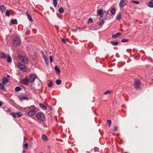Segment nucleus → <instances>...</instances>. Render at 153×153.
Listing matches in <instances>:
<instances>
[{"label":"nucleus","mask_w":153,"mask_h":153,"mask_svg":"<svg viewBox=\"0 0 153 153\" xmlns=\"http://www.w3.org/2000/svg\"><path fill=\"white\" fill-rule=\"evenodd\" d=\"M27 108L29 109V108L30 110L29 111L28 113V115L30 116H33L36 112V107L34 105H32L29 107H27Z\"/></svg>","instance_id":"nucleus-1"},{"label":"nucleus","mask_w":153,"mask_h":153,"mask_svg":"<svg viewBox=\"0 0 153 153\" xmlns=\"http://www.w3.org/2000/svg\"><path fill=\"white\" fill-rule=\"evenodd\" d=\"M140 81L138 79H136L134 81V85L136 89L139 90L140 89Z\"/></svg>","instance_id":"nucleus-2"},{"label":"nucleus","mask_w":153,"mask_h":153,"mask_svg":"<svg viewBox=\"0 0 153 153\" xmlns=\"http://www.w3.org/2000/svg\"><path fill=\"white\" fill-rule=\"evenodd\" d=\"M36 117L39 120L44 121L45 120V115L43 113H39L36 114Z\"/></svg>","instance_id":"nucleus-3"},{"label":"nucleus","mask_w":153,"mask_h":153,"mask_svg":"<svg viewBox=\"0 0 153 153\" xmlns=\"http://www.w3.org/2000/svg\"><path fill=\"white\" fill-rule=\"evenodd\" d=\"M20 39L16 38L13 41V45L14 46H17L20 44Z\"/></svg>","instance_id":"nucleus-4"},{"label":"nucleus","mask_w":153,"mask_h":153,"mask_svg":"<svg viewBox=\"0 0 153 153\" xmlns=\"http://www.w3.org/2000/svg\"><path fill=\"white\" fill-rule=\"evenodd\" d=\"M11 114L13 117L14 118H16L17 117H20L22 116L23 115V114L20 112L18 111L16 113L12 112L11 113Z\"/></svg>","instance_id":"nucleus-5"},{"label":"nucleus","mask_w":153,"mask_h":153,"mask_svg":"<svg viewBox=\"0 0 153 153\" xmlns=\"http://www.w3.org/2000/svg\"><path fill=\"white\" fill-rule=\"evenodd\" d=\"M18 66L19 69L21 70L24 72H25L27 70V68L25 67V65L21 63H18Z\"/></svg>","instance_id":"nucleus-6"},{"label":"nucleus","mask_w":153,"mask_h":153,"mask_svg":"<svg viewBox=\"0 0 153 153\" xmlns=\"http://www.w3.org/2000/svg\"><path fill=\"white\" fill-rule=\"evenodd\" d=\"M126 0H121L119 4V6L120 8L124 7L125 5L127 6V4L125 2Z\"/></svg>","instance_id":"nucleus-7"},{"label":"nucleus","mask_w":153,"mask_h":153,"mask_svg":"<svg viewBox=\"0 0 153 153\" xmlns=\"http://www.w3.org/2000/svg\"><path fill=\"white\" fill-rule=\"evenodd\" d=\"M18 57L20 60L24 63L25 64L27 63L28 61L24 56L21 55H19Z\"/></svg>","instance_id":"nucleus-8"},{"label":"nucleus","mask_w":153,"mask_h":153,"mask_svg":"<svg viewBox=\"0 0 153 153\" xmlns=\"http://www.w3.org/2000/svg\"><path fill=\"white\" fill-rule=\"evenodd\" d=\"M36 78V76L33 74H31L30 75L29 80L31 83H33Z\"/></svg>","instance_id":"nucleus-9"},{"label":"nucleus","mask_w":153,"mask_h":153,"mask_svg":"<svg viewBox=\"0 0 153 153\" xmlns=\"http://www.w3.org/2000/svg\"><path fill=\"white\" fill-rule=\"evenodd\" d=\"M97 15L100 16V18L102 17L104 15V13L102 9H100L97 11Z\"/></svg>","instance_id":"nucleus-10"},{"label":"nucleus","mask_w":153,"mask_h":153,"mask_svg":"<svg viewBox=\"0 0 153 153\" xmlns=\"http://www.w3.org/2000/svg\"><path fill=\"white\" fill-rule=\"evenodd\" d=\"M121 34L120 33H116L115 34H113L112 35V38H118L119 36H121Z\"/></svg>","instance_id":"nucleus-11"},{"label":"nucleus","mask_w":153,"mask_h":153,"mask_svg":"<svg viewBox=\"0 0 153 153\" xmlns=\"http://www.w3.org/2000/svg\"><path fill=\"white\" fill-rule=\"evenodd\" d=\"M116 12V8L114 7H112L111 9V13L112 15H114Z\"/></svg>","instance_id":"nucleus-12"},{"label":"nucleus","mask_w":153,"mask_h":153,"mask_svg":"<svg viewBox=\"0 0 153 153\" xmlns=\"http://www.w3.org/2000/svg\"><path fill=\"white\" fill-rule=\"evenodd\" d=\"M54 69L56 74H59L61 72L59 68L57 66H56L55 67Z\"/></svg>","instance_id":"nucleus-13"},{"label":"nucleus","mask_w":153,"mask_h":153,"mask_svg":"<svg viewBox=\"0 0 153 153\" xmlns=\"http://www.w3.org/2000/svg\"><path fill=\"white\" fill-rule=\"evenodd\" d=\"M0 58L2 59H5L6 58V55L4 52H3L1 53Z\"/></svg>","instance_id":"nucleus-14"},{"label":"nucleus","mask_w":153,"mask_h":153,"mask_svg":"<svg viewBox=\"0 0 153 153\" xmlns=\"http://www.w3.org/2000/svg\"><path fill=\"white\" fill-rule=\"evenodd\" d=\"M28 97L27 96H21L20 97V100L21 101H22L25 100H28Z\"/></svg>","instance_id":"nucleus-15"},{"label":"nucleus","mask_w":153,"mask_h":153,"mask_svg":"<svg viewBox=\"0 0 153 153\" xmlns=\"http://www.w3.org/2000/svg\"><path fill=\"white\" fill-rule=\"evenodd\" d=\"M8 82V79L6 77H4L3 79L2 84H4L6 83H7Z\"/></svg>","instance_id":"nucleus-16"},{"label":"nucleus","mask_w":153,"mask_h":153,"mask_svg":"<svg viewBox=\"0 0 153 153\" xmlns=\"http://www.w3.org/2000/svg\"><path fill=\"white\" fill-rule=\"evenodd\" d=\"M26 15L27 16V18L28 19L30 22H33V20L32 17L30 15L28 14L27 12H26Z\"/></svg>","instance_id":"nucleus-17"},{"label":"nucleus","mask_w":153,"mask_h":153,"mask_svg":"<svg viewBox=\"0 0 153 153\" xmlns=\"http://www.w3.org/2000/svg\"><path fill=\"white\" fill-rule=\"evenodd\" d=\"M0 9L2 13H3L6 9L4 5L1 6Z\"/></svg>","instance_id":"nucleus-18"},{"label":"nucleus","mask_w":153,"mask_h":153,"mask_svg":"<svg viewBox=\"0 0 153 153\" xmlns=\"http://www.w3.org/2000/svg\"><path fill=\"white\" fill-rule=\"evenodd\" d=\"M148 6L150 7L153 8V0L149 2L148 3Z\"/></svg>","instance_id":"nucleus-19"},{"label":"nucleus","mask_w":153,"mask_h":153,"mask_svg":"<svg viewBox=\"0 0 153 153\" xmlns=\"http://www.w3.org/2000/svg\"><path fill=\"white\" fill-rule=\"evenodd\" d=\"M11 23L13 24H17V21L16 19H13L11 20Z\"/></svg>","instance_id":"nucleus-20"},{"label":"nucleus","mask_w":153,"mask_h":153,"mask_svg":"<svg viewBox=\"0 0 153 153\" xmlns=\"http://www.w3.org/2000/svg\"><path fill=\"white\" fill-rule=\"evenodd\" d=\"M7 61L9 63H11L12 62L11 58L9 55H7Z\"/></svg>","instance_id":"nucleus-21"},{"label":"nucleus","mask_w":153,"mask_h":153,"mask_svg":"<svg viewBox=\"0 0 153 153\" xmlns=\"http://www.w3.org/2000/svg\"><path fill=\"white\" fill-rule=\"evenodd\" d=\"M42 139L44 141L47 140L48 139V138L47 136L46 135L44 134L42 135Z\"/></svg>","instance_id":"nucleus-22"},{"label":"nucleus","mask_w":153,"mask_h":153,"mask_svg":"<svg viewBox=\"0 0 153 153\" xmlns=\"http://www.w3.org/2000/svg\"><path fill=\"white\" fill-rule=\"evenodd\" d=\"M39 106L43 110H45L46 109V108L45 106L43 104L41 103L39 104Z\"/></svg>","instance_id":"nucleus-23"},{"label":"nucleus","mask_w":153,"mask_h":153,"mask_svg":"<svg viewBox=\"0 0 153 153\" xmlns=\"http://www.w3.org/2000/svg\"><path fill=\"white\" fill-rule=\"evenodd\" d=\"M104 22V21L103 19H102L100 20L99 21V23L100 25H101L102 26V25L103 24Z\"/></svg>","instance_id":"nucleus-24"},{"label":"nucleus","mask_w":153,"mask_h":153,"mask_svg":"<svg viewBox=\"0 0 153 153\" xmlns=\"http://www.w3.org/2000/svg\"><path fill=\"white\" fill-rule=\"evenodd\" d=\"M3 84L2 83H0V88L2 91H5V89Z\"/></svg>","instance_id":"nucleus-25"},{"label":"nucleus","mask_w":153,"mask_h":153,"mask_svg":"<svg viewBox=\"0 0 153 153\" xmlns=\"http://www.w3.org/2000/svg\"><path fill=\"white\" fill-rule=\"evenodd\" d=\"M59 13H62L64 12V10L63 8L62 7H60L58 10Z\"/></svg>","instance_id":"nucleus-26"},{"label":"nucleus","mask_w":153,"mask_h":153,"mask_svg":"<svg viewBox=\"0 0 153 153\" xmlns=\"http://www.w3.org/2000/svg\"><path fill=\"white\" fill-rule=\"evenodd\" d=\"M22 90V88L19 87V86H17L16 87L15 89V91H21Z\"/></svg>","instance_id":"nucleus-27"},{"label":"nucleus","mask_w":153,"mask_h":153,"mask_svg":"<svg viewBox=\"0 0 153 153\" xmlns=\"http://www.w3.org/2000/svg\"><path fill=\"white\" fill-rule=\"evenodd\" d=\"M62 81L60 79H57L56 81V84L57 85H59L61 84Z\"/></svg>","instance_id":"nucleus-28"},{"label":"nucleus","mask_w":153,"mask_h":153,"mask_svg":"<svg viewBox=\"0 0 153 153\" xmlns=\"http://www.w3.org/2000/svg\"><path fill=\"white\" fill-rule=\"evenodd\" d=\"M111 43L113 45L116 46L119 43V42H113L112 41H111Z\"/></svg>","instance_id":"nucleus-29"},{"label":"nucleus","mask_w":153,"mask_h":153,"mask_svg":"<svg viewBox=\"0 0 153 153\" xmlns=\"http://www.w3.org/2000/svg\"><path fill=\"white\" fill-rule=\"evenodd\" d=\"M53 3L54 7H57V0H53Z\"/></svg>","instance_id":"nucleus-30"},{"label":"nucleus","mask_w":153,"mask_h":153,"mask_svg":"<svg viewBox=\"0 0 153 153\" xmlns=\"http://www.w3.org/2000/svg\"><path fill=\"white\" fill-rule=\"evenodd\" d=\"M30 82V81L29 79H26L25 81V85L26 86H28V85L29 82Z\"/></svg>","instance_id":"nucleus-31"},{"label":"nucleus","mask_w":153,"mask_h":153,"mask_svg":"<svg viewBox=\"0 0 153 153\" xmlns=\"http://www.w3.org/2000/svg\"><path fill=\"white\" fill-rule=\"evenodd\" d=\"M121 14L120 13L118 14V15H117L116 17V19H117L118 20H120L121 19Z\"/></svg>","instance_id":"nucleus-32"},{"label":"nucleus","mask_w":153,"mask_h":153,"mask_svg":"<svg viewBox=\"0 0 153 153\" xmlns=\"http://www.w3.org/2000/svg\"><path fill=\"white\" fill-rule=\"evenodd\" d=\"M128 41V40L127 39H123L121 40V42H126Z\"/></svg>","instance_id":"nucleus-33"},{"label":"nucleus","mask_w":153,"mask_h":153,"mask_svg":"<svg viewBox=\"0 0 153 153\" xmlns=\"http://www.w3.org/2000/svg\"><path fill=\"white\" fill-rule=\"evenodd\" d=\"M53 85L52 81H51L48 84V86L49 87H51L53 86Z\"/></svg>","instance_id":"nucleus-34"},{"label":"nucleus","mask_w":153,"mask_h":153,"mask_svg":"<svg viewBox=\"0 0 153 153\" xmlns=\"http://www.w3.org/2000/svg\"><path fill=\"white\" fill-rule=\"evenodd\" d=\"M5 15L6 16L9 17L10 16V13L8 10H7L6 11Z\"/></svg>","instance_id":"nucleus-35"},{"label":"nucleus","mask_w":153,"mask_h":153,"mask_svg":"<svg viewBox=\"0 0 153 153\" xmlns=\"http://www.w3.org/2000/svg\"><path fill=\"white\" fill-rule=\"evenodd\" d=\"M24 147H25V149H27L28 146V144L27 143H25L24 144Z\"/></svg>","instance_id":"nucleus-36"},{"label":"nucleus","mask_w":153,"mask_h":153,"mask_svg":"<svg viewBox=\"0 0 153 153\" xmlns=\"http://www.w3.org/2000/svg\"><path fill=\"white\" fill-rule=\"evenodd\" d=\"M107 123L108 124V126H109L111 125V121L110 120H107Z\"/></svg>","instance_id":"nucleus-37"},{"label":"nucleus","mask_w":153,"mask_h":153,"mask_svg":"<svg viewBox=\"0 0 153 153\" xmlns=\"http://www.w3.org/2000/svg\"><path fill=\"white\" fill-rule=\"evenodd\" d=\"M131 2L132 3H135L136 4H138L139 3V1H131Z\"/></svg>","instance_id":"nucleus-38"},{"label":"nucleus","mask_w":153,"mask_h":153,"mask_svg":"<svg viewBox=\"0 0 153 153\" xmlns=\"http://www.w3.org/2000/svg\"><path fill=\"white\" fill-rule=\"evenodd\" d=\"M110 93V91H105L104 93V94H109Z\"/></svg>","instance_id":"nucleus-39"},{"label":"nucleus","mask_w":153,"mask_h":153,"mask_svg":"<svg viewBox=\"0 0 153 153\" xmlns=\"http://www.w3.org/2000/svg\"><path fill=\"white\" fill-rule=\"evenodd\" d=\"M93 22V20L91 18H89L88 20V23H90V22Z\"/></svg>","instance_id":"nucleus-40"},{"label":"nucleus","mask_w":153,"mask_h":153,"mask_svg":"<svg viewBox=\"0 0 153 153\" xmlns=\"http://www.w3.org/2000/svg\"><path fill=\"white\" fill-rule=\"evenodd\" d=\"M50 62L52 63L53 61V58L52 56H50L49 57Z\"/></svg>","instance_id":"nucleus-41"},{"label":"nucleus","mask_w":153,"mask_h":153,"mask_svg":"<svg viewBox=\"0 0 153 153\" xmlns=\"http://www.w3.org/2000/svg\"><path fill=\"white\" fill-rule=\"evenodd\" d=\"M45 62L46 65L48 66V59H45Z\"/></svg>","instance_id":"nucleus-42"},{"label":"nucleus","mask_w":153,"mask_h":153,"mask_svg":"<svg viewBox=\"0 0 153 153\" xmlns=\"http://www.w3.org/2000/svg\"><path fill=\"white\" fill-rule=\"evenodd\" d=\"M117 129H118V128H117V126H115L114 127V131H117Z\"/></svg>","instance_id":"nucleus-43"},{"label":"nucleus","mask_w":153,"mask_h":153,"mask_svg":"<svg viewBox=\"0 0 153 153\" xmlns=\"http://www.w3.org/2000/svg\"><path fill=\"white\" fill-rule=\"evenodd\" d=\"M61 40H62V42L64 43H65L66 42L65 39H64L62 38Z\"/></svg>","instance_id":"nucleus-44"},{"label":"nucleus","mask_w":153,"mask_h":153,"mask_svg":"<svg viewBox=\"0 0 153 153\" xmlns=\"http://www.w3.org/2000/svg\"><path fill=\"white\" fill-rule=\"evenodd\" d=\"M76 30H80V28L77 27H76Z\"/></svg>","instance_id":"nucleus-45"},{"label":"nucleus","mask_w":153,"mask_h":153,"mask_svg":"<svg viewBox=\"0 0 153 153\" xmlns=\"http://www.w3.org/2000/svg\"><path fill=\"white\" fill-rule=\"evenodd\" d=\"M49 108L50 111H51L52 109V108L51 106H49Z\"/></svg>","instance_id":"nucleus-46"},{"label":"nucleus","mask_w":153,"mask_h":153,"mask_svg":"<svg viewBox=\"0 0 153 153\" xmlns=\"http://www.w3.org/2000/svg\"><path fill=\"white\" fill-rule=\"evenodd\" d=\"M5 111L7 113V112H10V111L9 109H7V110Z\"/></svg>","instance_id":"nucleus-47"},{"label":"nucleus","mask_w":153,"mask_h":153,"mask_svg":"<svg viewBox=\"0 0 153 153\" xmlns=\"http://www.w3.org/2000/svg\"><path fill=\"white\" fill-rule=\"evenodd\" d=\"M2 105V102H0V107H1Z\"/></svg>","instance_id":"nucleus-48"},{"label":"nucleus","mask_w":153,"mask_h":153,"mask_svg":"<svg viewBox=\"0 0 153 153\" xmlns=\"http://www.w3.org/2000/svg\"><path fill=\"white\" fill-rule=\"evenodd\" d=\"M146 68H148L149 67V65H146Z\"/></svg>","instance_id":"nucleus-49"},{"label":"nucleus","mask_w":153,"mask_h":153,"mask_svg":"<svg viewBox=\"0 0 153 153\" xmlns=\"http://www.w3.org/2000/svg\"><path fill=\"white\" fill-rule=\"evenodd\" d=\"M26 152V151L25 150H24L23 151L22 153H25Z\"/></svg>","instance_id":"nucleus-50"},{"label":"nucleus","mask_w":153,"mask_h":153,"mask_svg":"<svg viewBox=\"0 0 153 153\" xmlns=\"http://www.w3.org/2000/svg\"><path fill=\"white\" fill-rule=\"evenodd\" d=\"M7 78H9V77H10V76H9V75H7Z\"/></svg>","instance_id":"nucleus-51"},{"label":"nucleus","mask_w":153,"mask_h":153,"mask_svg":"<svg viewBox=\"0 0 153 153\" xmlns=\"http://www.w3.org/2000/svg\"><path fill=\"white\" fill-rule=\"evenodd\" d=\"M25 139H26V138L25 137H24V140H25Z\"/></svg>","instance_id":"nucleus-52"},{"label":"nucleus","mask_w":153,"mask_h":153,"mask_svg":"<svg viewBox=\"0 0 153 153\" xmlns=\"http://www.w3.org/2000/svg\"><path fill=\"white\" fill-rule=\"evenodd\" d=\"M42 54H44V53L42 51Z\"/></svg>","instance_id":"nucleus-53"},{"label":"nucleus","mask_w":153,"mask_h":153,"mask_svg":"<svg viewBox=\"0 0 153 153\" xmlns=\"http://www.w3.org/2000/svg\"><path fill=\"white\" fill-rule=\"evenodd\" d=\"M40 153H43L42 152H40Z\"/></svg>","instance_id":"nucleus-54"}]
</instances>
